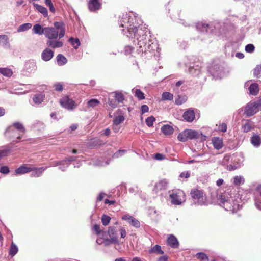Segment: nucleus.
Instances as JSON below:
<instances>
[{"mask_svg": "<svg viewBox=\"0 0 261 261\" xmlns=\"http://www.w3.org/2000/svg\"><path fill=\"white\" fill-rule=\"evenodd\" d=\"M177 139L179 141L181 142H186L188 140V137H187L185 130L178 134Z\"/></svg>", "mask_w": 261, "mask_h": 261, "instance_id": "obj_47", "label": "nucleus"}, {"mask_svg": "<svg viewBox=\"0 0 261 261\" xmlns=\"http://www.w3.org/2000/svg\"><path fill=\"white\" fill-rule=\"evenodd\" d=\"M9 149H4L0 150V158H3L8 155Z\"/></svg>", "mask_w": 261, "mask_h": 261, "instance_id": "obj_58", "label": "nucleus"}, {"mask_svg": "<svg viewBox=\"0 0 261 261\" xmlns=\"http://www.w3.org/2000/svg\"><path fill=\"white\" fill-rule=\"evenodd\" d=\"M227 126L226 123H222L218 126V130L222 132H225L227 130Z\"/></svg>", "mask_w": 261, "mask_h": 261, "instance_id": "obj_56", "label": "nucleus"}, {"mask_svg": "<svg viewBox=\"0 0 261 261\" xmlns=\"http://www.w3.org/2000/svg\"><path fill=\"white\" fill-rule=\"evenodd\" d=\"M18 250V249L17 246L14 243H12L10 249L9 254L13 256L17 254Z\"/></svg>", "mask_w": 261, "mask_h": 261, "instance_id": "obj_45", "label": "nucleus"}, {"mask_svg": "<svg viewBox=\"0 0 261 261\" xmlns=\"http://www.w3.org/2000/svg\"><path fill=\"white\" fill-rule=\"evenodd\" d=\"M185 132L187 135V137H188V140L197 139L199 137V134L196 130L187 129H185Z\"/></svg>", "mask_w": 261, "mask_h": 261, "instance_id": "obj_23", "label": "nucleus"}, {"mask_svg": "<svg viewBox=\"0 0 261 261\" xmlns=\"http://www.w3.org/2000/svg\"><path fill=\"white\" fill-rule=\"evenodd\" d=\"M31 23H26L20 25L17 29V31L18 32H24L31 28Z\"/></svg>", "mask_w": 261, "mask_h": 261, "instance_id": "obj_38", "label": "nucleus"}, {"mask_svg": "<svg viewBox=\"0 0 261 261\" xmlns=\"http://www.w3.org/2000/svg\"><path fill=\"white\" fill-rule=\"evenodd\" d=\"M60 103L62 107L69 111H72L77 106L75 101L70 98L68 96H64L60 99Z\"/></svg>", "mask_w": 261, "mask_h": 261, "instance_id": "obj_7", "label": "nucleus"}, {"mask_svg": "<svg viewBox=\"0 0 261 261\" xmlns=\"http://www.w3.org/2000/svg\"><path fill=\"white\" fill-rule=\"evenodd\" d=\"M165 157L164 155L159 153H156L154 155V159H156V160H159V161L163 160L165 159Z\"/></svg>", "mask_w": 261, "mask_h": 261, "instance_id": "obj_62", "label": "nucleus"}, {"mask_svg": "<svg viewBox=\"0 0 261 261\" xmlns=\"http://www.w3.org/2000/svg\"><path fill=\"white\" fill-rule=\"evenodd\" d=\"M218 199L220 201V204L222 206L224 205V202L225 201H228L227 199H226V197L224 195H220L218 197Z\"/></svg>", "mask_w": 261, "mask_h": 261, "instance_id": "obj_59", "label": "nucleus"}, {"mask_svg": "<svg viewBox=\"0 0 261 261\" xmlns=\"http://www.w3.org/2000/svg\"><path fill=\"white\" fill-rule=\"evenodd\" d=\"M211 141L215 149L219 150L223 147V142L222 139L218 137H214L212 138Z\"/></svg>", "mask_w": 261, "mask_h": 261, "instance_id": "obj_19", "label": "nucleus"}, {"mask_svg": "<svg viewBox=\"0 0 261 261\" xmlns=\"http://www.w3.org/2000/svg\"><path fill=\"white\" fill-rule=\"evenodd\" d=\"M108 233L110 237L109 239H107L105 241L106 245L110 244H118L119 243L118 237L117 236V231L116 227L110 226L108 228Z\"/></svg>", "mask_w": 261, "mask_h": 261, "instance_id": "obj_5", "label": "nucleus"}, {"mask_svg": "<svg viewBox=\"0 0 261 261\" xmlns=\"http://www.w3.org/2000/svg\"><path fill=\"white\" fill-rule=\"evenodd\" d=\"M141 113L144 114L148 112L149 108L147 105H144L141 106Z\"/></svg>", "mask_w": 261, "mask_h": 261, "instance_id": "obj_64", "label": "nucleus"}, {"mask_svg": "<svg viewBox=\"0 0 261 261\" xmlns=\"http://www.w3.org/2000/svg\"><path fill=\"white\" fill-rule=\"evenodd\" d=\"M189 72L193 76L198 75L200 73V68L198 66L190 67Z\"/></svg>", "mask_w": 261, "mask_h": 261, "instance_id": "obj_37", "label": "nucleus"}, {"mask_svg": "<svg viewBox=\"0 0 261 261\" xmlns=\"http://www.w3.org/2000/svg\"><path fill=\"white\" fill-rule=\"evenodd\" d=\"M0 172L3 174H7L9 172V169L7 166H2L0 169Z\"/></svg>", "mask_w": 261, "mask_h": 261, "instance_id": "obj_61", "label": "nucleus"}, {"mask_svg": "<svg viewBox=\"0 0 261 261\" xmlns=\"http://www.w3.org/2000/svg\"><path fill=\"white\" fill-rule=\"evenodd\" d=\"M171 202L174 205H180L182 201L185 200V194L183 191L179 190L176 192H173L169 195Z\"/></svg>", "mask_w": 261, "mask_h": 261, "instance_id": "obj_6", "label": "nucleus"}, {"mask_svg": "<svg viewBox=\"0 0 261 261\" xmlns=\"http://www.w3.org/2000/svg\"><path fill=\"white\" fill-rule=\"evenodd\" d=\"M124 120V118L123 116H118L117 117H116L114 120V124L115 125H118L122 123Z\"/></svg>", "mask_w": 261, "mask_h": 261, "instance_id": "obj_51", "label": "nucleus"}, {"mask_svg": "<svg viewBox=\"0 0 261 261\" xmlns=\"http://www.w3.org/2000/svg\"><path fill=\"white\" fill-rule=\"evenodd\" d=\"M54 27H45V36L48 40L63 37L65 34V25L62 22H55Z\"/></svg>", "mask_w": 261, "mask_h": 261, "instance_id": "obj_2", "label": "nucleus"}, {"mask_svg": "<svg viewBox=\"0 0 261 261\" xmlns=\"http://www.w3.org/2000/svg\"><path fill=\"white\" fill-rule=\"evenodd\" d=\"M45 28H43L40 24H36L33 26L32 31L34 33L38 35H45Z\"/></svg>", "mask_w": 261, "mask_h": 261, "instance_id": "obj_26", "label": "nucleus"}, {"mask_svg": "<svg viewBox=\"0 0 261 261\" xmlns=\"http://www.w3.org/2000/svg\"><path fill=\"white\" fill-rule=\"evenodd\" d=\"M253 75L254 76L259 77L261 76V65H257L254 69Z\"/></svg>", "mask_w": 261, "mask_h": 261, "instance_id": "obj_50", "label": "nucleus"}, {"mask_svg": "<svg viewBox=\"0 0 261 261\" xmlns=\"http://www.w3.org/2000/svg\"><path fill=\"white\" fill-rule=\"evenodd\" d=\"M155 121V118L153 116H150L146 118V123L148 127H151L153 125V122Z\"/></svg>", "mask_w": 261, "mask_h": 261, "instance_id": "obj_52", "label": "nucleus"}, {"mask_svg": "<svg viewBox=\"0 0 261 261\" xmlns=\"http://www.w3.org/2000/svg\"><path fill=\"white\" fill-rule=\"evenodd\" d=\"M15 129H17L18 132V136L16 137V139L17 140L21 139L25 133V128L23 124L20 122H15L8 127L6 130V135L11 136V133H13L15 132Z\"/></svg>", "mask_w": 261, "mask_h": 261, "instance_id": "obj_4", "label": "nucleus"}, {"mask_svg": "<svg viewBox=\"0 0 261 261\" xmlns=\"http://www.w3.org/2000/svg\"><path fill=\"white\" fill-rule=\"evenodd\" d=\"M139 18L134 12L123 14L119 21L122 33L128 37H134L136 53L141 55L159 49L156 41L149 35L146 29H138Z\"/></svg>", "mask_w": 261, "mask_h": 261, "instance_id": "obj_1", "label": "nucleus"}, {"mask_svg": "<svg viewBox=\"0 0 261 261\" xmlns=\"http://www.w3.org/2000/svg\"><path fill=\"white\" fill-rule=\"evenodd\" d=\"M47 167H42L38 168H35L34 170L31 171H32L31 176V177H38L40 176L43 172L46 170Z\"/></svg>", "mask_w": 261, "mask_h": 261, "instance_id": "obj_24", "label": "nucleus"}, {"mask_svg": "<svg viewBox=\"0 0 261 261\" xmlns=\"http://www.w3.org/2000/svg\"><path fill=\"white\" fill-rule=\"evenodd\" d=\"M57 62L58 65L63 66L67 63V60L62 54H59L57 57Z\"/></svg>", "mask_w": 261, "mask_h": 261, "instance_id": "obj_34", "label": "nucleus"}, {"mask_svg": "<svg viewBox=\"0 0 261 261\" xmlns=\"http://www.w3.org/2000/svg\"><path fill=\"white\" fill-rule=\"evenodd\" d=\"M258 108L255 101L249 102L246 107L245 113L248 116H251L257 112Z\"/></svg>", "mask_w": 261, "mask_h": 261, "instance_id": "obj_13", "label": "nucleus"}, {"mask_svg": "<svg viewBox=\"0 0 261 261\" xmlns=\"http://www.w3.org/2000/svg\"><path fill=\"white\" fill-rule=\"evenodd\" d=\"M0 73L8 77H11L13 74L12 70L8 68H0Z\"/></svg>", "mask_w": 261, "mask_h": 261, "instance_id": "obj_33", "label": "nucleus"}, {"mask_svg": "<svg viewBox=\"0 0 261 261\" xmlns=\"http://www.w3.org/2000/svg\"><path fill=\"white\" fill-rule=\"evenodd\" d=\"M100 103L99 100L96 99H92L87 102L88 107L89 108H95Z\"/></svg>", "mask_w": 261, "mask_h": 261, "instance_id": "obj_44", "label": "nucleus"}, {"mask_svg": "<svg viewBox=\"0 0 261 261\" xmlns=\"http://www.w3.org/2000/svg\"><path fill=\"white\" fill-rule=\"evenodd\" d=\"M196 256L201 261H208V258L207 256L203 253H197L196 254Z\"/></svg>", "mask_w": 261, "mask_h": 261, "instance_id": "obj_49", "label": "nucleus"}, {"mask_svg": "<svg viewBox=\"0 0 261 261\" xmlns=\"http://www.w3.org/2000/svg\"><path fill=\"white\" fill-rule=\"evenodd\" d=\"M33 5L36 10L42 14L45 17L48 16V11L45 7L36 3H33Z\"/></svg>", "mask_w": 261, "mask_h": 261, "instance_id": "obj_27", "label": "nucleus"}, {"mask_svg": "<svg viewBox=\"0 0 261 261\" xmlns=\"http://www.w3.org/2000/svg\"><path fill=\"white\" fill-rule=\"evenodd\" d=\"M44 98V95L36 94L33 97V102L35 105H39L42 102Z\"/></svg>", "mask_w": 261, "mask_h": 261, "instance_id": "obj_29", "label": "nucleus"}, {"mask_svg": "<svg viewBox=\"0 0 261 261\" xmlns=\"http://www.w3.org/2000/svg\"><path fill=\"white\" fill-rule=\"evenodd\" d=\"M134 48L130 45H126L124 48V53L125 55H132L135 56L136 53L134 51Z\"/></svg>", "mask_w": 261, "mask_h": 261, "instance_id": "obj_36", "label": "nucleus"}, {"mask_svg": "<svg viewBox=\"0 0 261 261\" xmlns=\"http://www.w3.org/2000/svg\"><path fill=\"white\" fill-rule=\"evenodd\" d=\"M167 184L168 182L166 180H162L156 183L153 191L157 193L160 191L165 190L167 187Z\"/></svg>", "mask_w": 261, "mask_h": 261, "instance_id": "obj_21", "label": "nucleus"}, {"mask_svg": "<svg viewBox=\"0 0 261 261\" xmlns=\"http://www.w3.org/2000/svg\"><path fill=\"white\" fill-rule=\"evenodd\" d=\"M54 52L49 48H46L41 53V59L44 61H48L54 57Z\"/></svg>", "mask_w": 261, "mask_h": 261, "instance_id": "obj_15", "label": "nucleus"}, {"mask_svg": "<svg viewBox=\"0 0 261 261\" xmlns=\"http://www.w3.org/2000/svg\"><path fill=\"white\" fill-rule=\"evenodd\" d=\"M122 219L126 221L132 226L138 228L140 227V222L134 217L126 214L122 217Z\"/></svg>", "mask_w": 261, "mask_h": 261, "instance_id": "obj_12", "label": "nucleus"}, {"mask_svg": "<svg viewBox=\"0 0 261 261\" xmlns=\"http://www.w3.org/2000/svg\"><path fill=\"white\" fill-rule=\"evenodd\" d=\"M196 27L197 30L201 32H208L209 25L207 24L202 22H198L196 24Z\"/></svg>", "mask_w": 261, "mask_h": 261, "instance_id": "obj_31", "label": "nucleus"}, {"mask_svg": "<svg viewBox=\"0 0 261 261\" xmlns=\"http://www.w3.org/2000/svg\"><path fill=\"white\" fill-rule=\"evenodd\" d=\"M162 98L163 100H171L173 98V95L169 92H163L162 95Z\"/></svg>", "mask_w": 261, "mask_h": 261, "instance_id": "obj_46", "label": "nucleus"}, {"mask_svg": "<svg viewBox=\"0 0 261 261\" xmlns=\"http://www.w3.org/2000/svg\"><path fill=\"white\" fill-rule=\"evenodd\" d=\"M54 87L57 91H62L63 90V85L61 83H58L54 85Z\"/></svg>", "mask_w": 261, "mask_h": 261, "instance_id": "obj_57", "label": "nucleus"}, {"mask_svg": "<svg viewBox=\"0 0 261 261\" xmlns=\"http://www.w3.org/2000/svg\"><path fill=\"white\" fill-rule=\"evenodd\" d=\"M0 45L5 47H9V38L7 35H0Z\"/></svg>", "mask_w": 261, "mask_h": 261, "instance_id": "obj_30", "label": "nucleus"}, {"mask_svg": "<svg viewBox=\"0 0 261 261\" xmlns=\"http://www.w3.org/2000/svg\"><path fill=\"white\" fill-rule=\"evenodd\" d=\"M75 160V157L71 156L62 161H54L50 164V166L53 167L60 166V169L62 171H65V168L68 167L69 165L70 164L69 162L74 161Z\"/></svg>", "mask_w": 261, "mask_h": 261, "instance_id": "obj_8", "label": "nucleus"}, {"mask_svg": "<svg viewBox=\"0 0 261 261\" xmlns=\"http://www.w3.org/2000/svg\"><path fill=\"white\" fill-rule=\"evenodd\" d=\"M184 119L187 122H192L195 118V113L193 109H189L183 114Z\"/></svg>", "mask_w": 261, "mask_h": 261, "instance_id": "obj_17", "label": "nucleus"}, {"mask_svg": "<svg viewBox=\"0 0 261 261\" xmlns=\"http://www.w3.org/2000/svg\"><path fill=\"white\" fill-rule=\"evenodd\" d=\"M37 69L36 62L33 60L27 61L24 65V71L26 72V75L34 73Z\"/></svg>", "mask_w": 261, "mask_h": 261, "instance_id": "obj_9", "label": "nucleus"}, {"mask_svg": "<svg viewBox=\"0 0 261 261\" xmlns=\"http://www.w3.org/2000/svg\"><path fill=\"white\" fill-rule=\"evenodd\" d=\"M191 195L194 202L199 205H206L207 203V197L203 191L199 189H193L191 191Z\"/></svg>", "mask_w": 261, "mask_h": 261, "instance_id": "obj_3", "label": "nucleus"}, {"mask_svg": "<svg viewBox=\"0 0 261 261\" xmlns=\"http://www.w3.org/2000/svg\"><path fill=\"white\" fill-rule=\"evenodd\" d=\"M132 92L135 93V96L138 97L140 100H142L145 98L144 93L140 89H133Z\"/></svg>", "mask_w": 261, "mask_h": 261, "instance_id": "obj_40", "label": "nucleus"}, {"mask_svg": "<svg viewBox=\"0 0 261 261\" xmlns=\"http://www.w3.org/2000/svg\"><path fill=\"white\" fill-rule=\"evenodd\" d=\"M162 133L166 135H170L173 133V128L169 125H165L161 128Z\"/></svg>", "mask_w": 261, "mask_h": 261, "instance_id": "obj_32", "label": "nucleus"}, {"mask_svg": "<svg viewBox=\"0 0 261 261\" xmlns=\"http://www.w3.org/2000/svg\"><path fill=\"white\" fill-rule=\"evenodd\" d=\"M150 254H163L164 251L162 250L161 247L159 245H155L148 251Z\"/></svg>", "mask_w": 261, "mask_h": 261, "instance_id": "obj_28", "label": "nucleus"}, {"mask_svg": "<svg viewBox=\"0 0 261 261\" xmlns=\"http://www.w3.org/2000/svg\"><path fill=\"white\" fill-rule=\"evenodd\" d=\"M167 244L173 248H177L179 246V242L177 238L173 234L169 236L167 239Z\"/></svg>", "mask_w": 261, "mask_h": 261, "instance_id": "obj_20", "label": "nucleus"}, {"mask_svg": "<svg viewBox=\"0 0 261 261\" xmlns=\"http://www.w3.org/2000/svg\"><path fill=\"white\" fill-rule=\"evenodd\" d=\"M114 94V97L116 99V100L118 102H122L123 101L124 99V95L123 94L120 92H115L112 94Z\"/></svg>", "mask_w": 261, "mask_h": 261, "instance_id": "obj_39", "label": "nucleus"}, {"mask_svg": "<svg viewBox=\"0 0 261 261\" xmlns=\"http://www.w3.org/2000/svg\"><path fill=\"white\" fill-rule=\"evenodd\" d=\"M225 210L227 211H231L232 213L236 212L240 208V205L231 200L225 201L224 205H222Z\"/></svg>", "mask_w": 261, "mask_h": 261, "instance_id": "obj_11", "label": "nucleus"}, {"mask_svg": "<svg viewBox=\"0 0 261 261\" xmlns=\"http://www.w3.org/2000/svg\"><path fill=\"white\" fill-rule=\"evenodd\" d=\"M250 81H248L245 84V87H248L249 94L254 96L256 95L259 92V87L257 84L252 83L249 85Z\"/></svg>", "mask_w": 261, "mask_h": 261, "instance_id": "obj_14", "label": "nucleus"}, {"mask_svg": "<svg viewBox=\"0 0 261 261\" xmlns=\"http://www.w3.org/2000/svg\"><path fill=\"white\" fill-rule=\"evenodd\" d=\"M111 218L110 217L106 215H103L101 217V222L102 224L104 226H107L111 220Z\"/></svg>", "mask_w": 261, "mask_h": 261, "instance_id": "obj_48", "label": "nucleus"}, {"mask_svg": "<svg viewBox=\"0 0 261 261\" xmlns=\"http://www.w3.org/2000/svg\"><path fill=\"white\" fill-rule=\"evenodd\" d=\"M244 182V179L242 176H236L233 178V184L239 186Z\"/></svg>", "mask_w": 261, "mask_h": 261, "instance_id": "obj_42", "label": "nucleus"}, {"mask_svg": "<svg viewBox=\"0 0 261 261\" xmlns=\"http://www.w3.org/2000/svg\"><path fill=\"white\" fill-rule=\"evenodd\" d=\"M126 150H119L116 152L113 155V158H117L122 156L126 152Z\"/></svg>", "mask_w": 261, "mask_h": 261, "instance_id": "obj_53", "label": "nucleus"}, {"mask_svg": "<svg viewBox=\"0 0 261 261\" xmlns=\"http://www.w3.org/2000/svg\"><path fill=\"white\" fill-rule=\"evenodd\" d=\"M108 103L111 107L113 108H115L117 106V103L116 100H114L113 99H111L110 98H108Z\"/></svg>", "mask_w": 261, "mask_h": 261, "instance_id": "obj_60", "label": "nucleus"}, {"mask_svg": "<svg viewBox=\"0 0 261 261\" xmlns=\"http://www.w3.org/2000/svg\"><path fill=\"white\" fill-rule=\"evenodd\" d=\"M32 170V168L22 166L15 171L14 175H21L28 173Z\"/></svg>", "mask_w": 261, "mask_h": 261, "instance_id": "obj_25", "label": "nucleus"}, {"mask_svg": "<svg viewBox=\"0 0 261 261\" xmlns=\"http://www.w3.org/2000/svg\"><path fill=\"white\" fill-rule=\"evenodd\" d=\"M250 142L251 144L255 147L258 148L261 145V138L259 135L253 133L250 138Z\"/></svg>", "mask_w": 261, "mask_h": 261, "instance_id": "obj_18", "label": "nucleus"}, {"mask_svg": "<svg viewBox=\"0 0 261 261\" xmlns=\"http://www.w3.org/2000/svg\"><path fill=\"white\" fill-rule=\"evenodd\" d=\"M69 41L75 49H77L81 44L79 39L77 38L74 39L73 37H71L69 38Z\"/></svg>", "mask_w": 261, "mask_h": 261, "instance_id": "obj_43", "label": "nucleus"}, {"mask_svg": "<svg viewBox=\"0 0 261 261\" xmlns=\"http://www.w3.org/2000/svg\"><path fill=\"white\" fill-rule=\"evenodd\" d=\"M254 128L253 125L249 120L242 126V129L244 133H247Z\"/></svg>", "mask_w": 261, "mask_h": 261, "instance_id": "obj_35", "label": "nucleus"}, {"mask_svg": "<svg viewBox=\"0 0 261 261\" xmlns=\"http://www.w3.org/2000/svg\"><path fill=\"white\" fill-rule=\"evenodd\" d=\"M209 72L214 77L222 78L224 76L223 68L218 65L211 67Z\"/></svg>", "mask_w": 261, "mask_h": 261, "instance_id": "obj_10", "label": "nucleus"}, {"mask_svg": "<svg viewBox=\"0 0 261 261\" xmlns=\"http://www.w3.org/2000/svg\"><path fill=\"white\" fill-rule=\"evenodd\" d=\"M255 205L258 210L261 211V191L259 193V196L255 200Z\"/></svg>", "mask_w": 261, "mask_h": 261, "instance_id": "obj_54", "label": "nucleus"}, {"mask_svg": "<svg viewBox=\"0 0 261 261\" xmlns=\"http://www.w3.org/2000/svg\"><path fill=\"white\" fill-rule=\"evenodd\" d=\"M46 44L48 47L53 48H60L63 46V43L61 41L57 40L56 39L48 40Z\"/></svg>", "mask_w": 261, "mask_h": 261, "instance_id": "obj_22", "label": "nucleus"}, {"mask_svg": "<svg viewBox=\"0 0 261 261\" xmlns=\"http://www.w3.org/2000/svg\"><path fill=\"white\" fill-rule=\"evenodd\" d=\"M93 230L96 232L97 234H99L101 232L100 226L97 224H95L93 226Z\"/></svg>", "mask_w": 261, "mask_h": 261, "instance_id": "obj_63", "label": "nucleus"}, {"mask_svg": "<svg viewBox=\"0 0 261 261\" xmlns=\"http://www.w3.org/2000/svg\"><path fill=\"white\" fill-rule=\"evenodd\" d=\"M254 46L252 44H247L245 46V51L249 53H253L254 50Z\"/></svg>", "mask_w": 261, "mask_h": 261, "instance_id": "obj_55", "label": "nucleus"}, {"mask_svg": "<svg viewBox=\"0 0 261 261\" xmlns=\"http://www.w3.org/2000/svg\"><path fill=\"white\" fill-rule=\"evenodd\" d=\"M187 100V97L185 96L178 95L175 98V103L178 105H180L185 103Z\"/></svg>", "mask_w": 261, "mask_h": 261, "instance_id": "obj_41", "label": "nucleus"}, {"mask_svg": "<svg viewBox=\"0 0 261 261\" xmlns=\"http://www.w3.org/2000/svg\"><path fill=\"white\" fill-rule=\"evenodd\" d=\"M101 4L100 0H90L88 8L91 12H95L100 9Z\"/></svg>", "mask_w": 261, "mask_h": 261, "instance_id": "obj_16", "label": "nucleus"}]
</instances>
